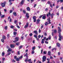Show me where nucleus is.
I'll use <instances>...</instances> for the list:
<instances>
[{
	"label": "nucleus",
	"instance_id": "52",
	"mask_svg": "<svg viewBox=\"0 0 63 63\" xmlns=\"http://www.w3.org/2000/svg\"><path fill=\"white\" fill-rule=\"evenodd\" d=\"M41 37V36L40 35H39L38 36V38L39 39V38H40Z\"/></svg>",
	"mask_w": 63,
	"mask_h": 63
},
{
	"label": "nucleus",
	"instance_id": "33",
	"mask_svg": "<svg viewBox=\"0 0 63 63\" xmlns=\"http://www.w3.org/2000/svg\"><path fill=\"white\" fill-rule=\"evenodd\" d=\"M23 47V46H22V45L20 46L19 48V49H21V48H22Z\"/></svg>",
	"mask_w": 63,
	"mask_h": 63
},
{
	"label": "nucleus",
	"instance_id": "38",
	"mask_svg": "<svg viewBox=\"0 0 63 63\" xmlns=\"http://www.w3.org/2000/svg\"><path fill=\"white\" fill-rule=\"evenodd\" d=\"M44 36H47V33L46 32L44 33Z\"/></svg>",
	"mask_w": 63,
	"mask_h": 63
},
{
	"label": "nucleus",
	"instance_id": "51",
	"mask_svg": "<svg viewBox=\"0 0 63 63\" xmlns=\"http://www.w3.org/2000/svg\"><path fill=\"white\" fill-rule=\"evenodd\" d=\"M37 21V22H40V19H38L37 20V21Z\"/></svg>",
	"mask_w": 63,
	"mask_h": 63
},
{
	"label": "nucleus",
	"instance_id": "40",
	"mask_svg": "<svg viewBox=\"0 0 63 63\" xmlns=\"http://www.w3.org/2000/svg\"><path fill=\"white\" fill-rule=\"evenodd\" d=\"M2 59L3 61H5V59L4 58H2Z\"/></svg>",
	"mask_w": 63,
	"mask_h": 63
},
{
	"label": "nucleus",
	"instance_id": "62",
	"mask_svg": "<svg viewBox=\"0 0 63 63\" xmlns=\"http://www.w3.org/2000/svg\"><path fill=\"white\" fill-rule=\"evenodd\" d=\"M45 43H46V44H48V42H47V41H45Z\"/></svg>",
	"mask_w": 63,
	"mask_h": 63
},
{
	"label": "nucleus",
	"instance_id": "49",
	"mask_svg": "<svg viewBox=\"0 0 63 63\" xmlns=\"http://www.w3.org/2000/svg\"><path fill=\"white\" fill-rule=\"evenodd\" d=\"M17 53L18 55H19V54H20V51H18Z\"/></svg>",
	"mask_w": 63,
	"mask_h": 63
},
{
	"label": "nucleus",
	"instance_id": "21",
	"mask_svg": "<svg viewBox=\"0 0 63 63\" xmlns=\"http://www.w3.org/2000/svg\"><path fill=\"white\" fill-rule=\"evenodd\" d=\"M54 33H57V30H54Z\"/></svg>",
	"mask_w": 63,
	"mask_h": 63
},
{
	"label": "nucleus",
	"instance_id": "45",
	"mask_svg": "<svg viewBox=\"0 0 63 63\" xmlns=\"http://www.w3.org/2000/svg\"><path fill=\"white\" fill-rule=\"evenodd\" d=\"M5 17V15H3L1 16V18H3V17Z\"/></svg>",
	"mask_w": 63,
	"mask_h": 63
},
{
	"label": "nucleus",
	"instance_id": "56",
	"mask_svg": "<svg viewBox=\"0 0 63 63\" xmlns=\"http://www.w3.org/2000/svg\"><path fill=\"white\" fill-rule=\"evenodd\" d=\"M6 48H8V49H9V48H10V47L8 46H7L6 47Z\"/></svg>",
	"mask_w": 63,
	"mask_h": 63
},
{
	"label": "nucleus",
	"instance_id": "57",
	"mask_svg": "<svg viewBox=\"0 0 63 63\" xmlns=\"http://www.w3.org/2000/svg\"><path fill=\"white\" fill-rule=\"evenodd\" d=\"M11 52H9L8 53V55H9L10 54H11Z\"/></svg>",
	"mask_w": 63,
	"mask_h": 63
},
{
	"label": "nucleus",
	"instance_id": "48",
	"mask_svg": "<svg viewBox=\"0 0 63 63\" xmlns=\"http://www.w3.org/2000/svg\"><path fill=\"white\" fill-rule=\"evenodd\" d=\"M50 16H54V14L52 13L51 14Z\"/></svg>",
	"mask_w": 63,
	"mask_h": 63
},
{
	"label": "nucleus",
	"instance_id": "59",
	"mask_svg": "<svg viewBox=\"0 0 63 63\" xmlns=\"http://www.w3.org/2000/svg\"><path fill=\"white\" fill-rule=\"evenodd\" d=\"M5 29H6V30L7 29V26H5Z\"/></svg>",
	"mask_w": 63,
	"mask_h": 63
},
{
	"label": "nucleus",
	"instance_id": "16",
	"mask_svg": "<svg viewBox=\"0 0 63 63\" xmlns=\"http://www.w3.org/2000/svg\"><path fill=\"white\" fill-rule=\"evenodd\" d=\"M51 14L50 12H49L48 13V14H47V17H48V16H50Z\"/></svg>",
	"mask_w": 63,
	"mask_h": 63
},
{
	"label": "nucleus",
	"instance_id": "3",
	"mask_svg": "<svg viewBox=\"0 0 63 63\" xmlns=\"http://www.w3.org/2000/svg\"><path fill=\"white\" fill-rule=\"evenodd\" d=\"M59 41H61V39H62V36L61 35V33H59Z\"/></svg>",
	"mask_w": 63,
	"mask_h": 63
},
{
	"label": "nucleus",
	"instance_id": "50",
	"mask_svg": "<svg viewBox=\"0 0 63 63\" xmlns=\"http://www.w3.org/2000/svg\"><path fill=\"white\" fill-rule=\"evenodd\" d=\"M33 22H35L36 21V19H33Z\"/></svg>",
	"mask_w": 63,
	"mask_h": 63
},
{
	"label": "nucleus",
	"instance_id": "26",
	"mask_svg": "<svg viewBox=\"0 0 63 63\" xmlns=\"http://www.w3.org/2000/svg\"><path fill=\"white\" fill-rule=\"evenodd\" d=\"M26 56V57H28V55H27V53H26V55H25L24 56Z\"/></svg>",
	"mask_w": 63,
	"mask_h": 63
},
{
	"label": "nucleus",
	"instance_id": "63",
	"mask_svg": "<svg viewBox=\"0 0 63 63\" xmlns=\"http://www.w3.org/2000/svg\"><path fill=\"white\" fill-rule=\"evenodd\" d=\"M16 57H17L16 56H14V59H16Z\"/></svg>",
	"mask_w": 63,
	"mask_h": 63
},
{
	"label": "nucleus",
	"instance_id": "37",
	"mask_svg": "<svg viewBox=\"0 0 63 63\" xmlns=\"http://www.w3.org/2000/svg\"><path fill=\"white\" fill-rule=\"evenodd\" d=\"M47 52L45 51H44L43 52V54H47Z\"/></svg>",
	"mask_w": 63,
	"mask_h": 63
},
{
	"label": "nucleus",
	"instance_id": "6",
	"mask_svg": "<svg viewBox=\"0 0 63 63\" xmlns=\"http://www.w3.org/2000/svg\"><path fill=\"white\" fill-rule=\"evenodd\" d=\"M58 32L59 33V34L60 33H61L60 32H61V29L60 28V27H58Z\"/></svg>",
	"mask_w": 63,
	"mask_h": 63
},
{
	"label": "nucleus",
	"instance_id": "35",
	"mask_svg": "<svg viewBox=\"0 0 63 63\" xmlns=\"http://www.w3.org/2000/svg\"><path fill=\"white\" fill-rule=\"evenodd\" d=\"M34 53H35V52L33 50L32 51V52L31 54H34Z\"/></svg>",
	"mask_w": 63,
	"mask_h": 63
},
{
	"label": "nucleus",
	"instance_id": "5",
	"mask_svg": "<svg viewBox=\"0 0 63 63\" xmlns=\"http://www.w3.org/2000/svg\"><path fill=\"white\" fill-rule=\"evenodd\" d=\"M29 25V23L28 22H27L26 23V25H25L24 27V28H26L28 26V25Z\"/></svg>",
	"mask_w": 63,
	"mask_h": 63
},
{
	"label": "nucleus",
	"instance_id": "25",
	"mask_svg": "<svg viewBox=\"0 0 63 63\" xmlns=\"http://www.w3.org/2000/svg\"><path fill=\"white\" fill-rule=\"evenodd\" d=\"M28 58L26 59L25 60V62H27V61L28 62Z\"/></svg>",
	"mask_w": 63,
	"mask_h": 63
},
{
	"label": "nucleus",
	"instance_id": "22",
	"mask_svg": "<svg viewBox=\"0 0 63 63\" xmlns=\"http://www.w3.org/2000/svg\"><path fill=\"white\" fill-rule=\"evenodd\" d=\"M51 54V52H50V51H49L48 52V54L49 55H50V54Z\"/></svg>",
	"mask_w": 63,
	"mask_h": 63
},
{
	"label": "nucleus",
	"instance_id": "39",
	"mask_svg": "<svg viewBox=\"0 0 63 63\" xmlns=\"http://www.w3.org/2000/svg\"><path fill=\"white\" fill-rule=\"evenodd\" d=\"M42 18L43 19H45V18H46V16H43L42 17Z\"/></svg>",
	"mask_w": 63,
	"mask_h": 63
},
{
	"label": "nucleus",
	"instance_id": "10",
	"mask_svg": "<svg viewBox=\"0 0 63 63\" xmlns=\"http://www.w3.org/2000/svg\"><path fill=\"white\" fill-rule=\"evenodd\" d=\"M29 14H28V13H26V16L27 17V18H29Z\"/></svg>",
	"mask_w": 63,
	"mask_h": 63
},
{
	"label": "nucleus",
	"instance_id": "44",
	"mask_svg": "<svg viewBox=\"0 0 63 63\" xmlns=\"http://www.w3.org/2000/svg\"><path fill=\"white\" fill-rule=\"evenodd\" d=\"M31 59L28 60V62H31Z\"/></svg>",
	"mask_w": 63,
	"mask_h": 63
},
{
	"label": "nucleus",
	"instance_id": "60",
	"mask_svg": "<svg viewBox=\"0 0 63 63\" xmlns=\"http://www.w3.org/2000/svg\"><path fill=\"white\" fill-rule=\"evenodd\" d=\"M12 12H13V10H11L10 11V13H12Z\"/></svg>",
	"mask_w": 63,
	"mask_h": 63
},
{
	"label": "nucleus",
	"instance_id": "36",
	"mask_svg": "<svg viewBox=\"0 0 63 63\" xmlns=\"http://www.w3.org/2000/svg\"><path fill=\"white\" fill-rule=\"evenodd\" d=\"M23 12L24 14H26V11L25 10H23Z\"/></svg>",
	"mask_w": 63,
	"mask_h": 63
},
{
	"label": "nucleus",
	"instance_id": "55",
	"mask_svg": "<svg viewBox=\"0 0 63 63\" xmlns=\"http://www.w3.org/2000/svg\"><path fill=\"white\" fill-rule=\"evenodd\" d=\"M12 62H15L16 61L15 60H12Z\"/></svg>",
	"mask_w": 63,
	"mask_h": 63
},
{
	"label": "nucleus",
	"instance_id": "20",
	"mask_svg": "<svg viewBox=\"0 0 63 63\" xmlns=\"http://www.w3.org/2000/svg\"><path fill=\"white\" fill-rule=\"evenodd\" d=\"M32 50H34L35 49V48H36V47L34 46V47H32Z\"/></svg>",
	"mask_w": 63,
	"mask_h": 63
},
{
	"label": "nucleus",
	"instance_id": "64",
	"mask_svg": "<svg viewBox=\"0 0 63 63\" xmlns=\"http://www.w3.org/2000/svg\"><path fill=\"white\" fill-rule=\"evenodd\" d=\"M47 61H49L50 60V59H49V58H48L47 59Z\"/></svg>",
	"mask_w": 63,
	"mask_h": 63
},
{
	"label": "nucleus",
	"instance_id": "13",
	"mask_svg": "<svg viewBox=\"0 0 63 63\" xmlns=\"http://www.w3.org/2000/svg\"><path fill=\"white\" fill-rule=\"evenodd\" d=\"M57 46L58 47H60V45L59 43H57Z\"/></svg>",
	"mask_w": 63,
	"mask_h": 63
},
{
	"label": "nucleus",
	"instance_id": "14",
	"mask_svg": "<svg viewBox=\"0 0 63 63\" xmlns=\"http://www.w3.org/2000/svg\"><path fill=\"white\" fill-rule=\"evenodd\" d=\"M2 39L3 40H5L6 39V37L5 36H3L2 37Z\"/></svg>",
	"mask_w": 63,
	"mask_h": 63
},
{
	"label": "nucleus",
	"instance_id": "27",
	"mask_svg": "<svg viewBox=\"0 0 63 63\" xmlns=\"http://www.w3.org/2000/svg\"><path fill=\"white\" fill-rule=\"evenodd\" d=\"M1 41L2 43H4V40L3 39H1Z\"/></svg>",
	"mask_w": 63,
	"mask_h": 63
},
{
	"label": "nucleus",
	"instance_id": "4",
	"mask_svg": "<svg viewBox=\"0 0 63 63\" xmlns=\"http://www.w3.org/2000/svg\"><path fill=\"white\" fill-rule=\"evenodd\" d=\"M15 41H13V42L14 43H16V42H17L18 41V40L19 39V38L18 37H16L15 38Z\"/></svg>",
	"mask_w": 63,
	"mask_h": 63
},
{
	"label": "nucleus",
	"instance_id": "1",
	"mask_svg": "<svg viewBox=\"0 0 63 63\" xmlns=\"http://www.w3.org/2000/svg\"><path fill=\"white\" fill-rule=\"evenodd\" d=\"M6 4V2H4L3 3H0V5L2 8L5 7Z\"/></svg>",
	"mask_w": 63,
	"mask_h": 63
},
{
	"label": "nucleus",
	"instance_id": "23",
	"mask_svg": "<svg viewBox=\"0 0 63 63\" xmlns=\"http://www.w3.org/2000/svg\"><path fill=\"white\" fill-rule=\"evenodd\" d=\"M14 35H16L17 34V32H14L13 33Z\"/></svg>",
	"mask_w": 63,
	"mask_h": 63
},
{
	"label": "nucleus",
	"instance_id": "53",
	"mask_svg": "<svg viewBox=\"0 0 63 63\" xmlns=\"http://www.w3.org/2000/svg\"><path fill=\"white\" fill-rule=\"evenodd\" d=\"M49 40H50L51 39V37H50V36H49V38H48Z\"/></svg>",
	"mask_w": 63,
	"mask_h": 63
},
{
	"label": "nucleus",
	"instance_id": "42",
	"mask_svg": "<svg viewBox=\"0 0 63 63\" xmlns=\"http://www.w3.org/2000/svg\"><path fill=\"white\" fill-rule=\"evenodd\" d=\"M30 36H32V35H33V34L32 33H31L30 34H29Z\"/></svg>",
	"mask_w": 63,
	"mask_h": 63
},
{
	"label": "nucleus",
	"instance_id": "30",
	"mask_svg": "<svg viewBox=\"0 0 63 63\" xmlns=\"http://www.w3.org/2000/svg\"><path fill=\"white\" fill-rule=\"evenodd\" d=\"M17 22V20H16L14 22V23L15 24H16Z\"/></svg>",
	"mask_w": 63,
	"mask_h": 63
},
{
	"label": "nucleus",
	"instance_id": "17",
	"mask_svg": "<svg viewBox=\"0 0 63 63\" xmlns=\"http://www.w3.org/2000/svg\"><path fill=\"white\" fill-rule=\"evenodd\" d=\"M12 50L11 49V48H10L8 49V50L7 51V52H9V51H12Z\"/></svg>",
	"mask_w": 63,
	"mask_h": 63
},
{
	"label": "nucleus",
	"instance_id": "32",
	"mask_svg": "<svg viewBox=\"0 0 63 63\" xmlns=\"http://www.w3.org/2000/svg\"><path fill=\"white\" fill-rule=\"evenodd\" d=\"M16 45L17 46H19V42H17L16 43Z\"/></svg>",
	"mask_w": 63,
	"mask_h": 63
},
{
	"label": "nucleus",
	"instance_id": "2",
	"mask_svg": "<svg viewBox=\"0 0 63 63\" xmlns=\"http://www.w3.org/2000/svg\"><path fill=\"white\" fill-rule=\"evenodd\" d=\"M46 57L44 56L42 58V62H44L46 61Z\"/></svg>",
	"mask_w": 63,
	"mask_h": 63
},
{
	"label": "nucleus",
	"instance_id": "19",
	"mask_svg": "<svg viewBox=\"0 0 63 63\" xmlns=\"http://www.w3.org/2000/svg\"><path fill=\"white\" fill-rule=\"evenodd\" d=\"M13 14L15 16H17V15H16V12H14L13 13Z\"/></svg>",
	"mask_w": 63,
	"mask_h": 63
},
{
	"label": "nucleus",
	"instance_id": "28",
	"mask_svg": "<svg viewBox=\"0 0 63 63\" xmlns=\"http://www.w3.org/2000/svg\"><path fill=\"white\" fill-rule=\"evenodd\" d=\"M33 19H36V17L34 16L33 17Z\"/></svg>",
	"mask_w": 63,
	"mask_h": 63
},
{
	"label": "nucleus",
	"instance_id": "8",
	"mask_svg": "<svg viewBox=\"0 0 63 63\" xmlns=\"http://www.w3.org/2000/svg\"><path fill=\"white\" fill-rule=\"evenodd\" d=\"M12 1H15V0H9V4L10 5H12V3L11 2Z\"/></svg>",
	"mask_w": 63,
	"mask_h": 63
},
{
	"label": "nucleus",
	"instance_id": "18",
	"mask_svg": "<svg viewBox=\"0 0 63 63\" xmlns=\"http://www.w3.org/2000/svg\"><path fill=\"white\" fill-rule=\"evenodd\" d=\"M42 41L41 42V43L42 44H44V41H45V40H43V39L42 40Z\"/></svg>",
	"mask_w": 63,
	"mask_h": 63
},
{
	"label": "nucleus",
	"instance_id": "15",
	"mask_svg": "<svg viewBox=\"0 0 63 63\" xmlns=\"http://www.w3.org/2000/svg\"><path fill=\"white\" fill-rule=\"evenodd\" d=\"M10 47L11 48H14L15 47V46L14 45H11L10 46Z\"/></svg>",
	"mask_w": 63,
	"mask_h": 63
},
{
	"label": "nucleus",
	"instance_id": "7",
	"mask_svg": "<svg viewBox=\"0 0 63 63\" xmlns=\"http://www.w3.org/2000/svg\"><path fill=\"white\" fill-rule=\"evenodd\" d=\"M50 17H49V18L47 19L48 21V24H51V22H50Z\"/></svg>",
	"mask_w": 63,
	"mask_h": 63
},
{
	"label": "nucleus",
	"instance_id": "41",
	"mask_svg": "<svg viewBox=\"0 0 63 63\" xmlns=\"http://www.w3.org/2000/svg\"><path fill=\"white\" fill-rule=\"evenodd\" d=\"M7 37L8 38H9L10 37V34H8L7 35Z\"/></svg>",
	"mask_w": 63,
	"mask_h": 63
},
{
	"label": "nucleus",
	"instance_id": "54",
	"mask_svg": "<svg viewBox=\"0 0 63 63\" xmlns=\"http://www.w3.org/2000/svg\"><path fill=\"white\" fill-rule=\"evenodd\" d=\"M46 37H44V38L43 39H42L43 40H44L45 41V39H46Z\"/></svg>",
	"mask_w": 63,
	"mask_h": 63
},
{
	"label": "nucleus",
	"instance_id": "29",
	"mask_svg": "<svg viewBox=\"0 0 63 63\" xmlns=\"http://www.w3.org/2000/svg\"><path fill=\"white\" fill-rule=\"evenodd\" d=\"M48 24H49L47 22H46L45 24V25H46V26H47V25H48Z\"/></svg>",
	"mask_w": 63,
	"mask_h": 63
},
{
	"label": "nucleus",
	"instance_id": "24",
	"mask_svg": "<svg viewBox=\"0 0 63 63\" xmlns=\"http://www.w3.org/2000/svg\"><path fill=\"white\" fill-rule=\"evenodd\" d=\"M5 55V53L4 52H3L2 53V56H4Z\"/></svg>",
	"mask_w": 63,
	"mask_h": 63
},
{
	"label": "nucleus",
	"instance_id": "34",
	"mask_svg": "<svg viewBox=\"0 0 63 63\" xmlns=\"http://www.w3.org/2000/svg\"><path fill=\"white\" fill-rule=\"evenodd\" d=\"M41 25H42V26H41V29H42L44 27V25H43L42 24H41Z\"/></svg>",
	"mask_w": 63,
	"mask_h": 63
},
{
	"label": "nucleus",
	"instance_id": "9",
	"mask_svg": "<svg viewBox=\"0 0 63 63\" xmlns=\"http://www.w3.org/2000/svg\"><path fill=\"white\" fill-rule=\"evenodd\" d=\"M24 0H22L21 2L20 5L22 6L23 5V4H24Z\"/></svg>",
	"mask_w": 63,
	"mask_h": 63
},
{
	"label": "nucleus",
	"instance_id": "58",
	"mask_svg": "<svg viewBox=\"0 0 63 63\" xmlns=\"http://www.w3.org/2000/svg\"><path fill=\"white\" fill-rule=\"evenodd\" d=\"M37 6V4H35L34 5V7L35 8L36 7V6Z\"/></svg>",
	"mask_w": 63,
	"mask_h": 63
},
{
	"label": "nucleus",
	"instance_id": "61",
	"mask_svg": "<svg viewBox=\"0 0 63 63\" xmlns=\"http://www.w3.org/2000/svg\"><path fill=\"white\" fill-rule=\"evenodd\" d=\"M50 59H53V57L52 56H50Z\"/></svg>",
	"mask_w": 63,
	"mask_h": 63
},
{
	"label": "nucleus",
	"instance_id": "31",
	"mask_svg": "<svg viewBox=\"0 0 63 63\" xmlns=\"http://www.w3.org/2000/svg\"><path fill=\"white\" fill-rule=\"evenodd\" d=\"M34 37L35 38H38V36H37V35L36 34L34 35Z\"/></svg>",
	"mask_w": 63,
	"mask_h": 63
},
{
	"label": "nucleus",
	"instance_id": "46",
	"mask_svg": "<svg viewBox=\"0 0 63 63\" xmlns=\"http://www.w3.org/2000/svg\"><path fill=\"white\" fill-rule=\"evenodd\" d=\"M23 57V56H21L19 58V59H21Z\"/></svg>",
	"mask_w": 63,
	"mask_h": 63
},
{
	"label": "nucleus",
	"instance_id": "11",
	"mask_svg": "<svg viewBox=\"0 0 63 63\" xmlns=\"http://www.w3.org/2000/svg\"><path fill=\"white\" fill-rule=\"evenodd\" d=\"M33 32L35 33V34H36V35L38 34V32H37V31H33Z\"/></svg>",
	"mask_w": 63,
	"mask_h": 63
},
{
	"label": "nucleus",
	"instance_id": "12",
	"mask_svg": "<svg viewBox=\"0 0 63 63\" xmlns=\"http://www.w3.org/2000/svg\"><path fill=\"white\" fill-rule=\"evenodd\" d=\"M27 10L28 11H30V9L29 7H27Z\"/></svg>",
	"mask_w": 63,
	"mask_h": 63
},
{
	"label": "nucleus",
	"instance_id": "43",
	"mask_svg": "<svg viewBox=\"0 0 63 63\" xmlns=\"http://www.w3.org/2000/svg\"><path fill=\"white\" fill-rule=\"evenodd\" d=\"M16 61H19V58H16Z\"/></svg>",
	"mask_w": 63,
	"mask_h": 63
},
{
	"label": "nucleus",
	"instance_id": "47",
	"mask_svg": "<svg viewBox=\"0 0 63 63\" xmlns=\"http://www.w3.org/2000/svg\"><path fill=\"white\" fill-rule=\"evenodd\" d=\"M10 28H12V29L14 28V26H11L10 27Z\"/></svg>",
	"mask_w": 63,
	"mask_h": 63
}]
</instances>
